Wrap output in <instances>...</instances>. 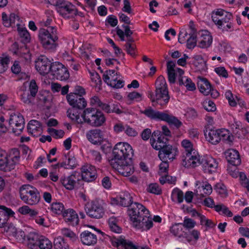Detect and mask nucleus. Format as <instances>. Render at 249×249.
Masks as SVG:
<instances>
[{
	"instance_id": "nucleus-1",
	"label": "nucleus",
	"mask_w": 249,
	"mask_h": 249,
	"mask_svg": "<svg viewBox=\"0 0 249 249\" xmlns=\"http://www.w3.org/2000/svg\"><path fill=\"white\" fill-rule=\"evenodd\" d=\"M155 93H150L148 97L152 103H156L160 106H166L170 100L166 80L162 75H160L155 82Z\"/></svg>"
},
{
	"instance_id": "nucleus-2",
	"label": "nucleus",
	"mask_w": 249,
	"mask_h": 249,
	"mask_svg": "<svg viewBox=\"0 0 249 249\" xmlns=\"http://www.w3.org/2000/svg\"><path fill=\"white\" fill-rule=\"evenodd\" d=\"M38 36L43 47L46 50L54 51L57 46V29L55 27L50 26L45 29H40Z\"/></svg>"
},
{
	"instance_id": "nucleus-3",
	"label": "nucleus",
	"mask_w": 249,
	"mask_h": 249,
	"mask_svg": "<svg viewBox=\"0 0 249 249\" xmlns=\"http://www.w3.org/2000/svg\"><path fill=\"white\" fill-rule=\"evenodd\" d=\"M81 117L84 123L95 127L102 126L106 121L104 113L93 107L85 109L81 114Z\"/></svg>"
},
{
	"instance_id": "nucleus-4",
	"label": "nucleus",
	"mask_w": 249,
	"mask_h": 249,
	"mask_svg": "<svg viewBox=\"0 0 249 249\" xmlns=\"http://www.w3.org/2000/svg\"><path fill=\"white\" fill-rule=\"evenodd\" d=\"M206 140L212 144H217L220 141L229 143L232 142L233 136L225 129L206 128L204 130Z\"/></svg>"
},
{
	"instance_id": "nucleus-5",
	"label": "nucleus",
	"mask_w": 249,
	"mask_h": 249,
	"mask_svg": "<svg viewBox=\"0 0 249 249\" xmlns=\"http://www.w3.org/2000/svg\"><path fill=\"white\" fill-rule=\"evenodd\" d=\"M113 158L110 161H116L122 163L131 160L133 156V151L131 145L127 142H118L113 150Z\"/></svg>"
},
{
	"instance_id": "nucleus-6",
	"label": "nucleus",
	"mask_w": 249,
	"mask_h": 249,
	"mask_svg": "<svg viewBox=\"0 0 249 249\" xmlns=\"http://www.w3.org/2000/svg\"><path fill=\"white\" fill-rule=\"evenodd\" d=\"M212 18L217 27L222 31H228L232 27V15L222 9H217L212 13Z\"/></svg>"
},
{
	"instance_id": "nucleus-7",
	"label": "nucleus",
	"mask_w": 249,
	"mask_h": 249,
	"mask_svg": "<svg viewBox=\"0 0 249 249\" xmlns=\"http://www.w3.org/2000/svg\"><path fill=\"white\" fill-rule=\"evenodd\" d=\"M19 158V152L18 149H12L10 159L8 158L5 151L0 149V170L7 172L14 169Z\"/></svg>"
},
{
	"instance_id": "nucleus-8",
	"label": "nucleus",
	"mask_w": 249,
	"mask_h": 249,
	"mask_svg": "<svg viewBox=\"0 0 249 249\" xmlns=\"http://www.w3.org/2000/svg\"><path fill=\"white\" fill-rule=\"evenodd\" d=\"M19 194L21 199L29 205L37 204L40 199L37 190L30 185H22L20 188Z\"/></svg>"
},
{
	"instance_id": "nucleus-9",
	"label": "nucleus",
	"mask_w": 249,
	"mask_h": 249,
	"mask_svg": "<svg viewBox=\"0 0 249 249\" xmlns=\"http://www.w3.org/2000/svg\"><path fill=\"white\" fill-rule=\"evenodd\" d=\"M57 12L65 18H73L78 14L75 6L66 0H57L55 3Z\"/></svg>"
},
{
	"instance_id": "nucleus-10",
	"label": "nucleus",
	"mask_w": 249,
	"mask_h": 249,
	"mask_svg": "<svg viewBox=\"0 0 249 249\" xmlns=\"http://www.w3.org/2000/svg\"><path fill=\"white\" fill-rule=\"evenodd\" d=\"M85 210L88 216L96 219L102 218L105 213L103 202L98 200L92 201L86 203Z\"/></svg>"
},
{
	"instance_id": "nucleus-11",
	"label": "nucleus",
	"mask_w": 249,
	"mask_h": 249,
	"mask_svg": "<svg viewBox=\"0 0 249 249\" xmlns=\"http://www.w3.org/2000/svg\"><path fill=\"white\" fill-rule=\"evenodd\" d=\"M27 83H24L21 88L22 93L20 94L21 101L26 104H30L34 100L38 91V87L34 80H32L29 84V88L27 89Z\"/></svg>"
},
{
	"instance_id": "nucleus-12",
	"label": "nucleus",
	"mask_w": 249,
	"mask_h": 249,
	"mask_svg": "<svg viewBox=\"0 0 249 249\" xmlns=\"http://www.w3.org/2000/svg\"><path fill=\"white\" fill-rule=\"evenodd\" d=\"M120 77V74L115 70H107L103 74V79L107 85L113 88L120 89L124 86V81Z\"/></svg>"
},
{
	"instance_id": "nucleus-13",
	"label": "nucleus",
	"mask_w": 249,
	"mask_h": 249,
	"mask_svg": "<svg viewBox=\"0 0 249 249\" xmlns=\"http://www.w3.org/2000/svg\"><path fill=\"white\" fill-rule=\"evenodd\" d=\"M9 127L13 132L16 135L20 134L24 127V119L19 113H13L10 115L9 120Z\"/></svg>"
},
{
	"instance_id": "nucleus-14",
	"label": "nucleus",
	"mask_w": 249,
	"mask_h": 249,
	"mask_svg": "<svg viewBox=\"0 0 249 249\" xmlns=\"http://www.w3.org/2000/svg\"><path fill=\"white\" fill-rule=\"evenodd\" d=\"M50 72L56 79L61 81H65L70 77L69 72L67 68L59 62L52 63V68Z\"/></svg>"
},
{
	"instance_id": "nucleus-15",
	"label": "nucleus",
	"mask_w": 249,
	"mask_h": 249,
	"mask_svg": "<svg viewBox=\"0 0 249 249\" xmlns=\"http://www.w3.org/2000/svg\"><path fill=\"white\" fill-rule=\"evenodd\" d=\"M80 179V173L74 172L70 176L61 177L60 181L66 189L72 190L77 186Z\"/></svg>"
},
{
	"instance_id": "nucleus-16",
	"label": "nucleus",
	"mask_w": 249,
	"mask_h": 249,
	"mask_svg": "<svg viewBox=\"0 0 249 249\" xmlns=\"http://www.w3.org/2000/svg\"><path fill=\"white\" fill-rule=\"evenodd\" d=\"M110 164L113 168L124 177L129 176L134 172V167L131 164V160H128L126 162L122 163L112 160L110 161Z\"/></svg>"
},
{
	"instance_id": "nucleus-17",
	"label": "nucleus",
	"mask_w": 249,
	"mask_h": 249,
	"mask_svg": "<svg viewBox=\"0 0 249 249\" xmlns=\"http://www.w3.org/2000/svg\"><path fill=\"white\" fill-rule=\"evenodd\" d=\"M132 225L135 228L141 231H147L153 227V222L149 213L143 214L142 217H139V218L132 222Z\"/></svg>"
},
{
	"instance_id": "nucleus-18",
	"label": "nucleus",
	"mask_w": 249,
	"mask_h": 249,
	"mask_svg": "<svg viewBox=\"0 0 249 249\" xmlns=\"http://www.w3.org/2000/svg\"><path fill=\"white\" fill-rule=\"evenodd\" d=\"M181 159L182 165L187 168H194L198 166L200 164L201 160L196 151L183 154Z\"/></svg>"
},
{
	"instance_id": "nucleus-19",
	"label": "nucleus",
	"mask_w": 249,
	"mask_h": 249,
	"mask_svg": "<svg viewBox=\"0 0 249 249\" xmlns=\"http://www.w3.org/2000/svg\"><path fill=\"white\" fill-rule=\"evenodd\" d=\"M128 213L133 222L139 218V217H142L143 214H149V211L142 204L136 202L130 206Z\"/></svg>"
},
{
	"instance_id": "nucleus-20",
	"label": "nucleus",
	"mask_w": 249,
	"mask_h": 249,
	"mask_svg": "<svg viewBox=\"0 0 249 249\" xmlns=\"http://www.w3.org/2000/svg\"><path fill=\"white\" fill-rule=\"evenodd\" d=\"M69 104L74 108L82 109L87 106V101L81 95L76 93H70L67 96Z\"/></svg>"
},
{
	"instance_id": "nucleus-21",
	"label": "nucleus",
	"mask_w": 249,
	"mask_h": 249,
	"mask_svg": "<svg viewBox=\"0 0 249 249\" xmlns=\"http://www.w3.org/2000/svg\"><path fill=\"white\" fill-rule=\"evenodd\" d=\"M35 63L36 68L40 74L44 75L51 71L52 64L46 56H39L36 60Z\"/></svg>"
},
{
	"instance_id": "nucleus-22",
	"label": "nucleus",
	"mask_w": 249,
	"mask_h": 249,
	"mask_svg": "<svg viewBox=\"0 0 249 249\" xmlns=\"http://www.w3.org/2000/svg\"><path fill=\"white\" fill-rule=\"evenodd\" d=\"M97 170L95 166L86 164L81 168V178L87 182L94 181L97 178Z\"/></svg>"
},
{
	"instance_id": "nucleus-23",
	"label": "nucleus",
	"mask_w": 249,
	"mask_h": 249,
	"mask_svg": "<svg viewBox=\"0 0 249 249\" xmlns=\"http://www.w3.org/2000/svg\"><path fill=\"white\" fill-rule=\"evenodd\" d=\"M178 152L176 147L168 144L159 151L158 156L161 160H173L175 159Z\"/></svg>"
},
{
	"instance_id": "nucleus-24",
	"label": "nucleus",
	"mask_w": 249,
	"mask_h": 249,
	"mask_svg": "<svg viewBox=\"0 0 249 249\" xmlns=\"http://www.w3.org/2000/svg\"><path fill=\"white\" fill-rule=\"evenodd\" d=\"M200 164L205 173H212L216 171L218 163L211 157H205L200 160Z\"/></svg>"
},
{
	"instance_id": "nucleus-25",
	"label": "nucleus",
	"mask_w": 249,
	"mask_h": 249,
	"mask_svg": "<svg viewBox=\"0 0 249 249\" xmlns=\"http://www.w3.org/2000/svg\"><path fill=\"white\" fill-rule=\"evenodd\" d=\"M113 243L119 249L123 248H124V249H150L147 247H137L131 241L122 237L115 239Z\"/></svg>"
},
{
	"instance_id": "nucleus-26",
	"label": "nucleus",
	"mask_w": 249,
	"mask_h": 249,
	"mask_svg": "<svg viewBox=\"0 0 249 249\" xmlns=\"http://www.w3.org/2000/svg\"><path fill=\"white\" fill-rule=\"evenodd\" d=\"M132 197L130 194L125 192L122 193L119 198H113L111 199L110 203L112 205H120L124 207H128L132 204Z\"/></svg>"
},
{
	"instance_id": "nucleus-27",
	"label": "nucleus",
	"mask_w": 249,
	"mask_h": 249,
	"mask_svg": "<svg viewBox=\"0 0 249 249\" xmlns=\"http://www.w3.org/2000/svg\"><path fill=\"white\" fill-rule=\"evenodd\" d=\"M87 139L94 144H101L103 139V133L100 129H93L89 131L86 134Z\"/></svg>"
},
{
	"instance_id": "nucleus-28",
	"label": "nucleus",
	"mask_w": 249,
	"mask_h": 249,
	"mask_svg": "<svg viewBox=\"0 0 249 249\" xmlns=\"http://www.w3.org/2000/svg\"><path fill=\"white\" fill-rule=\"evenodd\" d=\"M63 216L65 221L69 225L75 226L78 224V216L76 212L72 209L65 210L63 213Z\"/></svg>"
},
{
	"instance_id": "nucleus-29",
	"label": "nucleus",
	"mask_w": 249,
	"mask_h": 249,
	"mask_svg": "<svg viewBox=\"0 0 249 249\" xmlns=\"http://www.w3.org/2000/svg\"><path fill=\"white\" fill-rule=\"evenodd\" d=\"M78 164L74 157L70 154L65 155L62 162L58 163L55 166L63 167L65 169H73L77 167Z\"/></svg>"
},
{
	"instance_id": "nucleus-30",
	"label": "nucleus",
	"mask_w": 249,
	"mask_h": 249,
	"mask_svg": "<svg viewBox=\"0 0 249 249\" xmlns=\"http://www.w3.org/2000/svg\"><path fill=\"white\" fill-rule=\"evenodd\" d=\"M225 157L228 162L233 166H237L241 163L239 153L237 151L230 149L225 152Z\"/></svg>"
},
{
	"instance_id": "nucleus-31",
	"label": "nucleus",
	"mask_w": 249,
	"mask_h": 249,
	"mask_svg": "<svg viewBox=\"0 0 249 249\" xmlns=\"http://www.w3.org/2000/svg\"><path fill=\"white\" fill-rule=\"evenodd\" d=\"M80 239L82 243L86 245H94L97 241L95 234L88 231H85L80 234Z\"/></svg>"
},
{
	"instance_id": "nucleus-32",
	"label": "nucleus",
	"mask_w": 249,
	"mask_h": 249,
	"mask_svg": "<svg viewBox=\"0 0 249 249\" xmlns=\"http://www.w3.org/2000/svg\"><path fill=\"white\" fill-rule=\"evenodd\" d=\"M15 213L10 208L0 205V228L6 224L10 217L14 216Z\"/></svg>"
},
{
	"instance_id": "nucleus-33",
	"label": "nucleus",
	"mask_w": 249,
	"mask_h": 249,
	"mask_svg": "<svg viewBox=\"0 0 249 249\" xmlns=\"http://www.w3.org/2000/svg\"><path fill=\"white\" fill-rule=\"evenodd\" d=\"M141 113L152 120L163 121L165 111H159L153 109L151 107H148L142 111Z\"/></svg>"
},
{
	"instance_id": "nucleus-34",
	"label": "nucleus",
	"mask_w": 249,
	"mask_h": 249,
	"mask_svg": "<svg viewBox=\"0 0 249 249\" xmlns=\"http://www.w3.org/2000/svg\"><path fill=\"white\" fill-rule=\"evenodd\" d=\"M213 41V37L210 33L206 31H202L198 39V46L201 48H207L211 46Z\"/></svg>"
},
{
	"instance_id": "nucleus-35",
	"label": "nucleus",
	"mask_w": 249,
	"mask_h": 249,
	"mask_svg": "<svg viewBox=\"0 0 249 249\" xmlns=\"http://www.w3.org/2000/svg\"><path fill=\"white\" fill-rule=\"evenodd\" d=\"M28 131L35 137L40 135L42 132V128L40 123L36 120H31L28 124Z\"/></svg>"
},
{
	"instance_id": "nucleus-36",
	"label": "nucleus",
	"mask_w": 249,
	"mask_h": 249,
	"mask_svg": "<svg viewBox=\"0 0 249 249\" xmlns=\"http://www.w3.org/2000/svg\"><path fill=\"white\" fill-rule=\"evenodd\" d=\"M206 60H205L200 55H196L193 57V64L197 71L203 73L208 70Z\"/></svg>"
},
{
	"instance_id": "nucleus-37",
	"label": "nucleus",
	"mask_w": 249,
	"mask_h": 249,
	"mask_svg": "<svg viewBox=\"0 0 249 249\" xmlns=\"http://www.w3.org/2000/svg\"><path fill=\"white\" fill-rule=\"evenodd\" d=\"M41 236L34 232L29 233L26 237L25 241L29 248H33L38 245L39 240Z\"/></svg>"
},
{
	"instance_id": "nucleus-38",
	"label": "nucleus",
	"mask_w": 249,
	"mask_h": 249,
	"mask_svg": "<svg viewBox=\"0 0 249 249\" xmlns=\"http://www.w3.org/2000/svg\"><path fill=\"white\" fill-rule=\"evenodd\" d=\"M170 232L175 236L182 240L183 238H187V233L183 230L181 223H177L170 228Z\"/></svg>"
},
{
	"instance_id": "nucleus-39",
	"label": "nucleus",
	"mask_w": 249,
	"mask_h": 249,
	"mask_svg": "<svg viewBox=\"0 0 249 249\" xmlns=\"http://www.w3.org/2000/svg\"><path fill=\"white\" fill-rule=\"evenodd\" d=\"M197 87L200 91L205 95H207L211 92V85L206 78H200L197 82Z\"/></svg>"
},
{
	"instance_id": "nucleus-40",
	"label": "nucleus",
	"mask_w": 249,
	"mask_h": 249,
	"mask_svg": "<svg viewBox=\"0 0 249 249\" xmlns=\"http://www.w3.org/2000/svg\"><path fill=\"white\" fill-rule=\"evenodd\" d=\"M168 140L167 138H165L163 135H160V137H158V142H159V145H155V139L153 138H151L150 139V142L152 147L157 150H160V149H162L163 147L168 145Z\"/></svg>"
},
{
	"instance_id": "nucleus-41",
	"label": "nucleus",
	"mask_w": 249,
	"mask_h": 249,
	"mask_svg": "<svg viewBox=\"0 0 249 249\" xmlns=\"http://www.w3.org/2000/svg\"><path fill=\"white\" fill-rule=\"evenodd\" d=\"M18 35L21 38V40L24 43H28L30 40L29 33L25 27H20L18 23L17 24Z\"/></svg>"
},
{
	"instance_id": "nucleus-42",
	"label": "nucleus",
	"mask_w": 249,
	"mask_h": 249,
	"mask_svg": "<svg viewBox=\"0 0 249 249\" xmlns=\"http://www.w3.org/2000/svg\"><path fill=\"white\" fill-rule=\"evenodd\" d=\"M68 117L72 121L76 122L78 124L84 123L83 119L80 117L79 113L75 108L69 109L67 111Z\"/></svg>"
},
{
	"instance_id": "nucleus-43",
	"label": "nucleus",
	"mask_w": 249,
	"mask_h": 249,
	"mask_svg": "<svg viewBox=\"0 0 249 249\" xmlns=\"http://www.w3.org/2000/svg\"><path fill=\"white\" fill-rule=\"evenodd\" d=\"M178 82L180 85H184L188 90L194 91L196 89L195 83L191 79L186 77L179 78Z\"/></svg>"
},
{
	"instance_id": "nucleus-44",
	"label": "nucleus",
	"mask_w": 249,
	"mask_h": 249,
	"mask_svg": "<svg viewBox=\"0 0 249 249\" xmlns=\"http://www.w3.org/2000/svg\"><path fill=\"white\" fill-rule=\"evenodd\" d=\"M163 121L174 125L177 128H179L182 124V123L179 120L173 115L168 114L166 111H165Z\"/></svg>"
},
{
	"instance_id": "nucleus-45",
	"label": "nucleus",
	"mask_w": 249,
	"mask_h": 249,
	"mask_svg": "<svg viewBox=\"0 0 249 249\" xmlns=\"http://www.w3.org/2000/svg\"><path fill=\"white\" fill-rule=\"evenodd\" d=\"M171 198L174 201H177L180 203L183 201V193L179 189H174L172 193Z\"/></svg>"
},
{
	"instance_id": "nucleus-46",
	"label": "nucleus",
	"mask_w": 249,
	"mask_h": 249,
	"mask_svg": "<svg viewBox=\"0 0 249 249\" xmlns=\"http://www.w3.org/2000/svg\"><path fill=\"white\" fill-rule=\"evenodd\" d=\"M38 247L40 249H51L52 244L51 242L46 237L41 236L39 240Z\"/></svg>"
},
{
	"instance_id": "nucleus-47",
	"label": "nucleus",
	"mask_w": 249,
	"mask_h": 249,
	"mask_svg": "<svg viewBox=\"0 0 249 249\" xmlns=\"http://www.w3.org/2000/svg\"><path fill=\"white\" fill-rule=\"evenodd\" d=\"M53 246L54 249H69L68 244L60 237L54 239Z\"/></svg>"
},
{
	"instance_id": "nucleus-48",
	"label": "nucleus",
	"mask_w": 249,
	"mask_h": 249,
	"mask_svg": "<svg viewBox=\"0 0 249 249\" xmlns=\"http://www.w3.org/2000/svg\"><path fill=\"white\" fill-rule=\"evenodd\" d=\"M215 210L219 213L222 212V213L228 217H231L233 215L232 213L229 210V208L223 204L216 205L214 207Z\"/></svg>"
},
{
	"instance_id": "nucleus-49",
	"label": "nucleus",
	"mask_w": 249,
	"mask_h": 249,
	"mask_svg": "<svg viewBox=\"0 0 249 249\" xmlns=\"http://www.w3.org/2000/svg\"><path fill=\"white\" fill-rule=\"evenodd\" d=\"M65 208L64 205L60 202L53 203L51 205V210L52 212L57 214H62Z\"/></svg>"
},
{
	"instance_id": "nucleus-50",
	"label": "nucleus",
	"mask_w": 249,
	"mask_h": 249,
	"mask_svg": "<svg viewBox=\"0 0 249 249\" xmlns=\"http://www.w3.org/2000/svg\"><path fill=\"white\" fill-rule=\"evenodd\" d=\"M214 189L222 197H226L227 196L226 186L222 183H217L215 186Z\"/></svg>"
},
{
	"instance_id": "nucleus-51",
	"label": "nucleus",
	"mask_w": 249,
	"mask_h": 249,
	"mask_svg": "<svg viewBox=\"0 0 249 249\" xmlns=\"http://www.w3.org/2000/svg\"><path fill=\"white\" fill-rule=\"evenodd\" d=\"M48 132L55 139L61 138L64 135V132L62 130H56L53 128L48 129Z\"/></svg>"
},
{
	"instance_id": "nucleus-52",
	"label": "nucleus",
	"mask_w": 249,
	"mask_h": 249,
	"mask_svg": "<svg viewBox=\"0 0 249 249\" xmlns=\"http://www.w3.org/2000/svg\"><path fill=\"white\" fill-rule=\"evenodd\" d=\"M199 220L200 225H204L207 228H213L215 226V224L211 220L206 218L204 215L200 216Z\"/></svg>"
},
{
	"instance_id": "nucleus-53",
	"label": "nucleus",
	"mask_w": 249,
	"mask_h": 249,
	"mask_svg": "<svg viewBox=\"0 0 249 249\" xmlns=\"http://www.w3.org/2000/svg\"><path fill=\"white\" fill-rule=\"evenodd\" d=\"M190 37L187 39V46L188 49H193L196 44V34H189Z\"/></svg>"
},
{
	"instance_id": "nucleus-54",
	"label": "nucleus",
	"mask_w": 249,
	"mask_h": 249,
	"mask_svg": "<svg viewBox=\"0 0 249 249\" xmlns=\"http://www.w3.org/2000/svg\"><path fill=\"white\" fill-rule=\"evenodd\" d=\"M182 224L183 227L187 229H193L196 225V222L191 218L185 217Z\"/></svg>"
},
{
	"instance_id": "nucleus-55",
	"label": "nucleus",
	"mask_w": 249,
	"mask_h": 249,
	"mask_svg": "<svg viewBox=\"0 0 249 249\" xmlns=\"http://www.w3.org/2000/svg\"><path fill=\"white\" fill-rule=\"evenodd\" d=\"M18 211L22 214H30L31 215H35L37 213L34 210L30 209L28 206L25 205L18 208Z\"/></svg>"
},
{
	"instance_id": "nucleus-56",
	"label": "nucleus",
	"mask_w": 249,
	"mask_h": 249,
	"mask_svg": "<svg viewBox=\"0 0 249 249\" xmlns=\"http://www.w3.org/2000/svg\"><path fill=\"white\" fill-rule=\"evenodd\" d=\"M162 161V162L159 165V173L160 175H166L168 172L169 164L167 160Z\"/></svg>"
},
{
	"instance_id": "nucleus-57",
	"label": "nucleus",
	"mask_w": 249,
	"mask_h": 249,
	"mask_svg": "<svg viewBox=\"0 0 249 249\" xmlns=\"http://www.w3.org/2000/svg\"><path fill=\"white\" fill-rule=\"evenodd\" d=\"M182 146L185 148V152L183 154H186V152H193L195 151L193 149V145L190 141L187 140H184L181 142Z\"/></svg>"
},
{
	"instance_id": "nucleus-58",
	"label": "nucleus",
	"mask_w": 249,
	"mask_h": 249,
	"mask_svg": "<svg viewBox=\"0 0 249 249\" xmlns=\"http://www.w3.org/2000/svg\"><path fill=\"white\" fill-rule=\"evenodd\" d=\"M204 108L208 111L213 112L216 110L215 104L212 101H205L203 103Z\"/></svg>"
},
{
	"instance_id": "nucleus-59",
	"label": "nucleus",
	"mask_w": 249,
	"mask_h": 249,
	"mask_svg": "<svg viewBox=\"0 0 249 249\" xmlns=\"http://www.w3.org/2000/svg\"><path fill=\"white\" fill-rule=\"evenodd\" d=\"M125 51L128 54L134 57L136 55V47L135 44H125L124 45Z\"/></svg>"
},
{
	"instance_id": "nucleus-60",
	"label": "nucleus",
	"mask_w": 249,
	"mask_h": 249,
	"mask_svg": "<svg viewBox=\"0 0 249 249\" xmlns=\"http://www.w3.org/2000/svg\"><path fill=\"white\" fill-rule=\"evenodd\" d=\"M127 98L131 101L139 102L142 100V94L136 91L129 93L127 95Z\"/></svg>"
},
{
	"instance_id": "nucleus-61",
	"label": "nucleus",
	"mask_w": 249,
	"mask_h": 249,
	"mask_svg": "<svg viewBox=\"0 0 249 249\" xmlns=\"http://www.w3.org/2000/svg\"><path fill=\"white\" fill-rule=\"evenodd\" d=\"M148 191L151 193L157 195L161 193V189L157 183L150 184L148 188Z\"/></svg>"
},
{
	"instance_id": "nucleus-62",
	"label": "nucleus",
	"mask_w": 249,
	"mask_h": 249,
	"mask_svg": "<svg viewBox=\"0 0 249 249\" xmlns=\"http://www.w3.org/2000/svg\"><path fill=\"white\" fill-rule=\"evenodd\" d=\"M61 233L63 235L70 238L71 239L74 240L76 239L75 233L71 230L68 228H63L61 229Z\"/></svg>"
},
{
	"instance_id": "nucleus-63",
	"label": "nucleus",
	"mask_w": 249,
	"mask_h": 249,
	"mask_svg": "<svg viewBox=\"0 0 249 249\" xmlns=\"http://www.w3.org/2000/svg\"><path fill=\"white\" fill-rule=\"evenodd\" d=\"M17 230V229L12 224H10L4 227V231L9 236H12L14 237L15 233L16 232Z\"/></svg>"
},
{
	"instance_id": "nucleus-64",
	"label": "nucleus",
	"mask_w": 249,
	"mask_h": 249,
	"mask_svg": "<svg viewBox=\"0 0 249 249\" xmlns=\"http://www.w3.org/2000/svg\"><path fill=\"white\" fill-rule=\"evenodd\" d=\"M241 125L240 122H235L232 124V131L233 133L238 137L240 138L241 137L240 131H241Z\"/></svg>"
}]
</instances>
